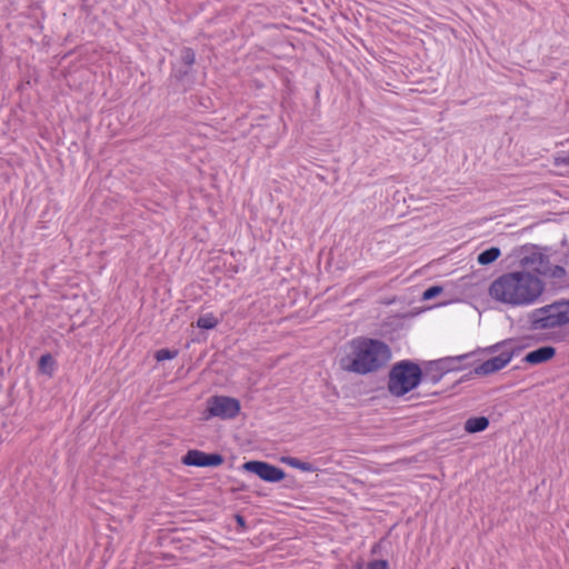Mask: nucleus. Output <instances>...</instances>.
I'll return each instance as SVG.
<instances>
[{"label":"nucleus","instance_id":"bb28decb","mask_svg":"<svg viewBox=\"0 0 569 569\" xmlns=\"http://www.w3.org/2000/svg\"><path fill=\"white\" fill-rule=\"evenodd\" d=\"M282 481H283L282 487L286 489H296L299 487L298 481L295 476H288L286 473V477H284V479H282Z\"/></svg>","mask_w":569,"mask_h":569},{"label":"nucleus","instance_id":"f03ea898","mask_svg":"<svg viewBox=\"0 0 569 569\" xmlns=\"http://www.w3.org/2000/svg\"><path fill=\"white\" fill-rule=\"evenodd\" d=\"M391 357V349L383 340L356 337L346 345V353L339 359V367L346 372L367 376L382 369Z\"/></svg>","mask_w":569,"mask_h":569},{"label":"nucleus","instance_id":"72a5a7b5","mask_svg":"<svg viewBox=\"0 0 569 569\" xmlns=\"http://www.w3.org/2000/svg\"><path fill=\"white\" fill-rule=\"evenodd\" d=\"M379 549H380V542H376V543L372 546V548H371V553H372V555L378 553Z\"/></svg>","mask_w":569,"mask_h":569},{"label":"nucleus","instance_id":"4468645a","mask_svg":"<svg viewBox=\"0 0 569 569\" xmlns=\"http://www.w3.org/2000/svg\"><path fill=\"white\" fill-rule=\"evenodd\" d=\"M543 249L545 251H548V248H540L537 244H525L521 247V252L527 253L526 256L520 258V266L523 268L530 267L538 260V254L540 253V250Z\"/></svg>","mask_w":569,"mask_h":569},{"label":"nucleus","instance_id":"e433bc0d","mask_svg":"<svg viewBox=\"0 0 569 569\" xmlns=\"http://www.w3.org/2000/svg\"><path fill=\"white\" fill-rule=\"evenodd\" d=\"M561 244H562V246H566V244H567V240H566V238H563V239L561 240Z\"/></svg>","mask_w":569,"mask_h":569},{"label":"nucleus","instance_id":"39448f33","mask_svg":"<svg viewBox=\"0 0 569 569\" xmlns=\"http://www.w3.org/2000/svg\"><path fill=\"white\" fill-rule=\"evenodd\" d=\"M241 410L238 399L228 396H212L207 400V407L202 412L203 420L218 417L222 420L236 418Z\"/></svg>","mask_w":569,"mask_h":569},{"label":"nucleus","instance_id":"c9c22d12","mask_svg":"<svg viewBox=\"0 0 569 569\" xmlns=\"http://www.w3.org/2000/svg\"><path fill=\"white\" fill-rule=\"evenodd\" d=\"M232 271L237 273L239 271V267L238 266H233L232 267Z\"/></svg>","mask_w":569,"mask_h":569},{"label":"nucleus","instance_id":"c85d7f7f","mask_svg":"<svg viewBox=\"0 0 569 569\" xmlns=\"http://www.w3.org/2000/svg\"><path fill=\"white\" fill-rule=\"evenodd\" d=\"M475 376H477V373L473 372V369H472L469 372H467L463 376H461L457 381H455V383L452 385V388H455L456 386H458V385H460L462 382H466V381L472 379Z\"/></svg>","mask_w":569,"mask_h":569},{"label":"nucleus","instance_id":"5701e85b","mask_svg":"<svg viewBox=\"0 0 569 569\" xmlns=\"http://www.w3.org/2000/svg\"><path fill=\"white\" fill-rule=\"evenodd\" d=\"M478 355V351L473 350L471 352H467L460 356L456 357H445V361L448 363H457V365H465L463 361L471 358L472 356Z\"/></svg>","mask_w":569,"mask_h":569},{"label":"nucleus","instance_id":"ddd939ff","mask_svg":"<svg viewBox=\"0 0 569 569\" xmlns=\"http://www.w3.org/2000/svg\"><path fill=\"white\" fill-rule=\"evenodd\" d=\"M490 425V420L486 416L470 417L465 422V431L469 435L485 431Z\"/></svg>","mask_w":569,"mask_h":569},{"label":"nucleus","instance_id":"a878e982","mask_svg":"<svg viewBox=\"0 0 569 569\" xmlns=\"http://www.w3.org/2000/svg\"><path fill=\"white\" fill-rule=\"evenodd\" d=\"M233 518H234V521H236L237 531L243 532V531H246L248 529L247 520H246V518L242 515L236 513L233 516Z\"/></svg>","mask_w":569,"mask_h":569},{"label":"nucleus","instance_id":"a211bd4d","mask_svg":"<svg viewBox=\"0 0 569 569\" xmlns=\"http://www.w3.org/2000/svg\"><path fill=\"white\" fill-rule=\"evenodd\" d=\"M219 325V319L213 316V313H207L200 316L197 321L196 326L199 329L203 330H212Z\"/></svg>","mask_w":569,"mask_h":569},{"label":"nucleus","instance_id":"423d86ee","mask_svg":"<svg viewBox=\"0 0 569 569\" xmlns=\"http://www.w3.org/2000/svg\"><path fill=\"white\" fill-rule=\"evenodd\" d=\"M239 470L257 476L268 483L281 482L286 477V471L282 468L264 460H248L239 467Z\"/></svg>","mask_w":569,"mask_h":569},{"label":"nucleus","instance_id":"4be33fe9","mask_svg":"<svg viewBox=\"0 0 569 569\" xmlns=\"http://www.w3.org/2000/svg\"><path fill=\"white\" fill-rule=\"evenodd\" d=\"M442 291L443 287L440 284L430 286L422 292L421 299L425 301L432 300L437 298L440 293H442Z\"/></svg>","mask_w":569,"mask_h":569},{"label":"nucleus","instance_id":"f704fd0d","mask_svg":"<svg viewBox=\"0 0 569 569\" xmlns=\"http://www.w3.org/2000/svg\"><path fill=\"white\" fill-rule=\"evenodd\" d=\"M254 493H256L257 496H259V497H264V496H266V493H263V492H261V491H259V490H254Z\"/></svg>","mask_w":569,"mask_h":569},{"label":"nucleus","instance_id":"aec40b11","mask_svg":"<svg viewBox=\"0 0 569 569\" xmlns=\"http://www.w3.org/2000/svg\"><path fill=\"white\" fill-rule=\"evenodd\" d=\"M179 353L178 349H169V348H162L154 352V359L158 362H162L166 360H172L174 359Z\"/></svg>","mask_w":569,"mask_h":569},{"label":"nucleus","instance_id":"f8f14e48","mask_svg":"<svg viewBox=\"0 0 569 569\" xmlns=\"http://www.w3.org/2000/svg\"><path fill=\"white\" fill-rule=\"evenodd\" d=\"M538 274L558 280L557 283L560 287H569V281L566 280L567 270L562 266L551 264L550 267H546L545 269L538 270Z\"/></svg>","mask_w":569,"mask_h":569},{"label":"nucleus","instance_id":"9d476101","mask_svg":"<svg viewBox=\"0 0 569 569\" xmlns=\"http://www.w3.org/2000/svg\"><path fill=\"white\" fill-rule=\"evenodd\" d=\"M445 359L427 361L422 368V381H430L432 385L438 383L442 377L448 373V368L443 367Z\"/></svg>","mask_w":569,"mask_h":569},{"label":"nucleus","instance_id":"393cba45","mask_svg":"<svg viewBox=\"0 0 569 569\" xmlns=\"http://www.w3.org/2000/svg\"><path fill=\"white\" fill-rule=\"evenodd\" d=\"M537 262L539 263V267L535 268V271L538 273V270H541V269H545L546 267H550L551 263H550V260H549V256L541 252L538 254V260Z\"/></svg>","mask_w":569,"mask_h":569},{"label":"nucleus","instance_id":"b1692460","mask_svg":"<svg viewBox=\"0 0 569 569\" xmlns=\"http://www.w3.org/2000/svg\"><path fill=\"white\" fill-rule=\"evenodd\" d=\"M367 569H389V562L386 559H375L368 562Z\"/></svg>","mask_w":569,"mask_h":569},{"label":"nucleus","instance_id":"2eb2a0df","mask_svg":"<svg viewBox=\"0 0 569 569\" xmlns=\"http://www.w3.org/2000/svg\"><path fill=\"white\" fill-rule=\"evenodd\" d=\"M57 369V361L50 352L40 356L38 360V371L49 378L53 377Z\"/></svg>","mask_w":569,"mask_h":569},{"label":"nucleus","instance_id":"f3484780","mask_svg":"<svg viewBox=\"0 0 569 569\" xmlns=\"http://www.w3.org/2000/svg\"><path fill=\"white\" fill-rule=\"evenodd\" d=\"M500 254L501 250L499 247H490L478 254L477 261L481 266H489L495 262Z\"/></svg>","mask_w":569,"mask_h":569},{"label":"nucleus","instance_id":"20e7f679","mask_svg":"<svg viewBox=\"0 0 569 569\" xmlns=\"http://www.w3.org/2000/svg\"><path fill=\"white\" fill-rule=\"evenodd\" d=\"M527 318L528 329L531 331L563 328L569 325V299L561 298L536 308Z\"/></svg>","mask_w":569,"mask_h":569},{"label":"nucleus","instance_id":"2f4dec72","mask_svg":"<svg viewBox=\"0 0 569 569\" xmlns=\"http://www.w3.org/2000/svg\"><path fill=\"white\" fill-rule=\"evenodd\" d=\"M248 489H249V487L242 482L237 488H232L231 492L247 491Z\"/></svg>","mask_w":569,"mask_h":569},{"label":"nucleus","instance_id":"7c9ffc66","mask_svg":"<svg viewBox=\"0 0 569 569\" xmlns=\"http://www.w3.org/2000/svg\"><path fill=\"white\" fill-rule=\"evenodd\" d=\"M199 104L206 109H209L212 107V100L209 97H207V98L201 97V98H199Z\"/></svg>","mask_w":569,"mask_h":569},{"label":"nucleus","instance_id":"9b49d317","mask_svg":"<svg viewBox=\"0 0 569 569\" xmlns=\"http://www.w3.org/2000/svg\"><path fill=\"white\" fill-rule=\"evenodd\" d=\"M557 355V349L553 346H541L532 351H529L522 361L530 366H538L552 360Z\"/></svg>","mask_w":569,"mask_h":569},{"label":"nucleus","instance_id":"6ab92c4d","mask_svg":"<svg viewBox=\"0 0 569 569\" xmlns=\"http://www.w3.org/2000/svg\"><path fill=\"white\" fill-rule=\"evenodd\" d=\"M180 61L182 66L189 67L192 69V66L196 63V52L190 47H183L180 50Z\"/></svg>","mask_w":569,"mask_h":569},{"label":"nucleus","instance_id":"7ed1b4c3","mask_svg":"<svg viewBox=\"0 0 569 569\" xmlns=\"http://www.w3.org/2000/svg\"><path fill=\"white\" fill-rule=\"evenodd\" d=\"M422 383V367L410 359L395 362L388 372L387 388L392 397L401 398Z\"/></svg>","mask_w":569,"mask_h":569},{"label":"nucleus","instance_id":"6e6552de","mask_svg":"<svg viewBox=\"0 0 569 569\" xmlns=\"http://www.w3.org/2000/svg\"><path fill=\"white\" fill-rule=\"evenodd\" d=\"M170 84L183 92L188 91L194 82L192 69L184 66H172L170 76Z\"/></svg>","mask_w":569,"mask_h":569},{"label":"nucleus","instance_id":"c756f323","mask_svg":"<svg viewBox=\"0 0 569 569\" xmlns=\"http://www.w3.org/2000/svg\"><path fill=\"white\" fill-rule=\"evenodd\" d=\"M443 367H447L448 368V372H451V371H457V370H462V369H466L468 367H470V365H457V363H445Z\"/></svg>","mask_w":569,"mask_h":569},{"label":"nucleus","instance_id":"cd10ccee","mask_svg":"<svg viewBox=\"0 0 569 569\" xmlns=\"http://www.w3.org/2000/svg\"><path fill=\"white\" fill-rule=\"evenodd\" d=\"M523 349H525V346H516V347L511 348L510 350H503V353H505L508 362H510L512 360V358L515 356L519 355Z\"/></svg>","mask_w":569,"mask_h":569},{"label":"nucleus","instance_id":"412c9836","mask_svg":"<svg viewBox=\"0 0 569 569\" xmlns=\"http://www.w3.org/2000/svg\"><path fill=\"white\" fill-rule=\"evenodd\" d=\"M513 339H506L486 348H477L476 351H478V353L491 355L499 351L502 347L510 345Z\"/></svg>","mask_w":569,"mask_h":569},{"label":"nucleus","instance_id":"f257e3e1","mask_svg":"<svg viewBox=\"0 0 569 569\" xmlns=\"http://www.w3.org/2000/svg\"><path fill=\"white\" fill-rule=\"evenodd\" d=\"M546 283L530 271H511L501 274L489 287V296L512 307L529 306L539 300Z\"/></svg>","mask_w":569,"mask_h":569},{"label":"nucleus","instance_id":"0eeeda50","mask_svg":"<svg viewBox=\"0 0 569 569\" xmlns=\"http://www.w3.org/2000/svg\"><path fill=\"white\" fill-rule=\"evenodd\" d=\"M224 462L220 452H206L199 449H189L182 457L181 463L186 467L218 468Z\"/></svg>","mask_w":569,"mask_h":569},{"label":"nucleus","instance_id":"dca6fc26","mask_svg":"<svg viewBox=\"0 0 569 569\" xmlns=\"http://www.w3.org/2000/svg\"><path fill=\"white\" fill-rule=\"evenodd\" d=\"M279 460H280V462H282L284 465L290 466L296 469H299L303 472H315L318 470V468L313 463L302 461L296 457L281 456Z\"/></svg>","mask_w":569,"mask_h":569},{"label":"nucleus","instance_id":"1a4fd4ad","mask_svg":"<svg viewBox=\"0 0 569 569\" xmlns=\"http://www.w3.org/2000/svg\"><path fill=\"white\" fill-rule=\"evenodd\" d=\"M509 362L503 353L500 352L498 356L491 357L477 367L473 368V372L477 373V376H490L492 373H496L503 369L506 366H508Z\"/></svg>","mask_w":569,"mask_h":569},{"label":"nucleus","instance_id":"473e14b6","mask_svg":"<svg viewBox=\"0 0 569 569\" xmlns=\"http://www.w3.org/2000/svg\"><path fill=\"white\" fill-rule=\"evenodd\" d=\"M352 569H365V561L363 559H359L352 567Z\"/></svg>","mask_w":569,"mask_h":569}]
</instances>
